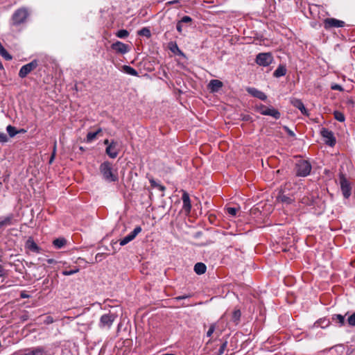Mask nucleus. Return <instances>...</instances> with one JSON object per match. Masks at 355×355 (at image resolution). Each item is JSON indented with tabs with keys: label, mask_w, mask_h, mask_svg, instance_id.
<instances>
[{
	"label": "nucleus",
	"mask_w": 355,
	"mask_h": 355,
	"mask_svg": "<svg viewBox=\"0 0 355 355\" xmlns=\"http://www.w3.org/2000/svg\"><path fill=\"white\" fill-rule=\"evenodd\" d=\"M311 168V164L308 160L300 159L295 163L294 170L296 176L306 177L310 174Z\"/></svg>",
	"instance_id": "1"
},
{
	"label": "nucleus",
	"mask_w": 355,
	"mask_h": 355,
	"mask_svg": "<svg viewBox=\"0 0 355 355\" xmlns=\"http://www.w3.org/2000/svg\"><path fill=\"white\" fill-rule=\"evenodd\" d=\"M29 15L28 10L26 8H20L16 10L11 17L10 24L18 26L24 24Z\"/></svg>",
	"instance_id": "2"
},
{
	"label": "nucleus",
	"mask_w": 355,
	"mask_h": 355,
	"mask_svg": "<svg viewBox=\"0 0 355 355\" xmlns=\"http://www.w3.org/2000/svg\"><path fill=\"white\" fill-rule=\"evenodd\" d=\"M100 171L103 178L109 182L118 181L116 173H113L112 164L109 162H104L100 166Z\"/></svg>",
	"instance_id": "3"
},
{
	"label": "nucleus",
	"mask_w": 355,
	"mask_h": 355,
	"mask_svg": "<svg viewBox=\"0 0 355 355\" xmlns=\"http://www.w3.org/2000/svg\"><path fill=\"white\" fill-rule=\"evenodd\" d=\"M256 110L263 115L270 116L275 119H278L281 116L280 112L277 109L272 107H266L264 105L262 104L257 105L256 107Z\"/></svg>",
	"instance_id": "4"
},
{
	"label": "nucleus",
	"mask_w": 355,
	"mask_h": 355,
	"mask_svg": "<svg viewBox=\"0 0 355 355\" xmlns=\"http://www.w3.org/2000/svg\"><path fill=\"white\" fill-rule=\"evenodd\" d=\"M256 63L262 67H268L273 62V56L271 53H259L255 59Z\"/></svg>",
	"instance_id": "5"
},
{
	"label": "nucleus",
	"mask_w": 355,
	"mask_h": 355,
	"mask_svg": "<svg viewBox=\"0 0 355 355\" xmlns=\"http://www.w3.org/2000/svg\"><path fill=\"white\" fill-rule=\"evenodd\" d=\"M116 318V315L114 313H106L101 315L100 318V321L98 323V326L101 329H109L113 322H114L115 319Z\"/></svg>",
	"instance_id": "6"
},
{
	"label": "nucleus",
	"mask_w": 355,
	"mask_h": 355,
	"mask_svg": "<svg viewBox=\"0 0 355 355\" xmlns=\"http://www.w3.org/2000/svg\"><path fill=\"white\" fill-rule=\"evenodd\" d=\"M38 66V61L33 60L31 62L22 66L19 71V76L21 78H25L32 71L35 69Z\"/></svg>",
	"instance_id": "7"
},
{
	"label": "nucleus",
	"mask_w": 355,
	"mask_h": 355,
	"mask_svg": "<svg viewBox=\"0 0 355 355\" xmlns=\"http://www.w3.org/2000/svg\"><path fill=\"white\" fill-rule=\"evenodd\" d=\"M340 189L343 193V195L345 198L347 199L351 196V186L349 181L347 180V178L345 177L343 174L340 175Z\"/></svg>",
	"instance_id": "8"
},
{
	"label": "nucleus",
	"mask_w": 355,
	"mask_h": 355,
	"mask_svg": "<svg viewBox=\"0 0 355 355\" xmlns=\"http://www.w3.org/2000/svg\"><path fill=\"white\" fill-rule=\"evenodd\" d=\"M324 28L326 30H329L333 28L344 27L345 23L344 21L337 19L336 18H326L323 21Z\"/></svg>",
	"instance_id": "9"
},
{
	"label": "nucleus",
	"mask_w": 355,
	"mask_h": 355,
	"mask_svg": "<svg viewBox=\"0 0 355 355\" xmlns=\"http://www.w3.org/2000/svg\"><path fill=\"white\" fill-rule=\"evenodd\" d=\"M15 355H48V352L44 347L38 346L26 349L23 352L16 353Z\"/></svg>",
	"instance_id": "10"
},
{
	"label": "nucleus",
	"mask_w": 355,
	"mask_h": 355,
	"mask_svg": "<svg viewBox=\"0 0 355 355\" xmlns=\"http://www.w3.org/2000/svg\"><path fill=\"white\" fill-rule=\"evenodd\" d=\"M321 135L322 136V137H324L325 139V144L329 146H334L336 143V138L334 135V133L331 130H329V129L327 128H323L322 130H321Z\"/></svg>",
	"instance_id": "11"
},
{
	"label": "nucleus",
	"mask_w": 355,
	"mask_h": 355,
	"mask_svg": "<svg viewBox=\"0 0 355 355\" xmlns=\"http://www.w3.org/2000/svg\"><path fill=\"white\" fill-rule=\"evenodd\" d=\"M17 223V220L15 218L13 214H9L6 216L0 218V230L4 229L6 227L12 225Z\"/></svg>",
	"instance_id": "12"
},
{
	"label": "nucleus",
	"mask_w": 355,
	"mask_h": 355,
	"mask_svg": "<svg viewBox=\"0 0 355 355\" xmlns=\"http://www.w3.org/2000/svg\"><path fill=\"white\" fill-rule=\"evenodd\" d=\"M141 232V227L137 226L129 234L120 241V245L123 246L132 241Z\"/></svg>",
	"instance_id": "13"
},
{
	"label": "nucleus",
	"mask_w": 355,
	"mask_h": 355,
	"mask_svg": "<svg viewBox=\"0 0 355 355\" xmlns=\"http://www.w3.org/2000/svg\"><path fill=\"white\" fill-rule=\"evenodd\" d=\"M111 48L118 53L125 54L130 51V47L120 41H116L111 45Z\"/></svg>",
	"instance_id": "14"
},
{
	"label": "nucleus",
	"mask_w": 355,
	"mask_h": 355,
	"mask_svg": "<svg viewBox=\"0 0 355 355\" xmlns=\"http://www.w3.org/2000/svg\"><path fill=\"white\" fill-rule=\"evenodd\" d=\"M117 146L118 144L116 141H112L111 143L107 146L105 152L110 158L114 159L117 157L119 154Z\"/></svg>",
	"instance_id": "15"
},
{
	"label": "nucleus",
	"mask_w": 355,
	"mask_h": 355,
	"mask_svg": "<svg viewBox=\"0 0 355 355\" xmlns=\"http://www.w3.org/2000/svg\"><path fill=\"white\" fill-rule=\"evenodd\" d=\"M246 91L252 96L256 97L261 101H266L267 99V96L263 92L258 90L254 87H248Z\"/></svg>",
	"instance_id": "16"
},
{
	"label": "nucleus",
	"mask_w": 355,
	"mask_h": 355,
	"mask_svg": "<svg viewBox=\"0 0 355 355\" xmlns=\"http://www.w3.org/2000/svg\"><path fill=\"white\" fill-rule=\"evenodd\" d=\"M291 103L296 108L299 109L302 114L304 115H309L308 111L305 108V106L302 101L300 99L293 98L291 99Z\"/></svg>",
	"instance_id": "17"
},
{
	"label": "nucleus",
	"mask_w": 355,
	"mask_h": 355,
	"mask_svg": "<svg viewBox=\"0 0 355 355\" xmlns=\"http://www.w3.org/2000/svg\"><path fill=\"white\" fill-rule=\"evenodd\" d=\"M182 200L183 202V209L187 212L189 213L191 209V200L189 198V195L187 191H183Z\"/></svg>",
	"instance_id": "18"
},
{
	"label": "nucleus",
	"mask_w": 355,
	"mask_h": 355,
	"mask_svg": "<svg viewBox=\"0 0 355 355\" xmlns=\"http://www.w3.org/2000/svg\"><path fill=\"white\" fill-rule=\"evenodd\" d=\"M223 83L220 80H217V79H214V80H210L209 85H208L209 89L212 92H217L220 88L223 87Z\"/></svg>",
	"instance_id": "19"
},
{
	"label": "nucleus",
	"mask_w": 355,
	"mask_h": 355,
	"mask_svg": "<svg viewBox=\"0 0 355 355\" xmlns=\"http://www.w3.org/2000/svg\"><path fill=\"white\" fill-rule=\"evenodd\" d=\"M26 247L32 252L36 253H40V247L37 245V243L33 241L32 238H29L27 240L26 243Z\"/></svg>",
	"instance_id": "20"
},
{
	"label": "nucleus",
	"mask_w": 355,
	"mask_h": 355,
	"mask_svg": "<svg viewBox=\"0 0 355 355\" xmlns=\"http://www.w3.org/2000/svg\"><path fill=\"white\" fill-rule=\"evenodd\" d=\"M332 322L338 324L340 327H342L345 323V315L341 314H334L331 316Z\"/></svg>",
	"instance_id": "21"
},
{
	"label": "nucleus",
	"mask_w": 355,
	"mask_h": 355,
	"mask_svg": "<svg viewBox=\"0 0 355 355\" xmlns=\"http://www.w3.org/2000/svg\"><path fill=\"white\" fill-rule=\"evenodd\" d=\"M207 267L205 263L199 262L195 264L194 271L198 275H202L206 272Z\"/></svg>",
	"instance_id": "22"
},
{
	"label": "nucleus",
	"mask_w": 355,
	"mask_h": 355,
	"mask_svg": "<svg viewBox=\"0 0 355 355\" xmlns=\"http://www.w3.org/2000/svg\"><path fill=\"white\" fill-rule=\"evenodd\" d=\"M286 73V69L284 65H279L273 73L276 78L284 76Z\"/></svg>",
	"instance_id": "23"
},
{
	"label": "nucleus",
	"mask_w": 355,
	"mask_h": 355,
	"mask_svg": "<svg viewBox=\"0 0 355 355\" xmlns=\"http://www.w3.org/2000/svg\"><path fill=\"white\" fill-rule=\"evenodd\" d=\"M67 243V240L64 238H58L53 241V245L56 249H60Z\"/></svg>",
	"instance_id": "24"
},
{
	"label": "nucleus",
	"mask_w": 355,
	"mask_h": 355,
	"mask_svg": "<svg viewBox=\"0 0 355 355\" xmlns=\"http://www.w3.org/2000/svg\"><path fill=\"white\" fill-rule=\"evenodd\" d=\"M101 132V129L98 128L96 132H88L87 135L86 141L88 143L92 141L93 140H94L96 138L97 135Z\"/></svg>",
	"instance_id": "25"
},
{
	"label": "nucleus",
	"mask_w": 355,
	"mask_h": 355,
	"mask_svg": "<svg viewBox=\"0 0 355 355\" xmlns=\"http://www.w3.org/2000/svg\"><path fill=\"white\" fill-rule=\"evenodd\" d=\"M241 316V311L239 309H235L232 313V321L234 322L236 324H237L240 321Z\"/></svg>",
	"instance_id": "26"
},
{
	"label": "nucleus",
	"mask_w": 355,
	"mask_h": 355,
	"mask_svg": "<svg viewBox=\"0 0 355 355\" xmlns=\"http://www.w3.org/2000/svg\"><path fill=\"white\" fill-rule=\"evenodd\" d=\"M150 186L153 188H156L160 191L164 192L166 190V187L164 185L160 184L157 182L154 179H150Z\"/></svg>",
	"instance_id": "27"
},
{
	"label": "nucleus",
	"mask_w": 355,
	"mask_h": 355,
	"mask_svg": "<svg viewBox=\"0 0 355 355\" xmlns=\"http://www.w3.org/2000/svg\"><path fill=\"white\" fill-rule=\"evenodd\" d=\"M123 71L129 74V75H131V76H138V72L132 67H130V66H128V65H124L123 67Z\"/></svg>",
	"instance_id": "28"
},
{
	"label": "nucleus",
	"mask_w": 355,
	"mask_h": 355,
	"mask_svg": "<svg viewBox=\"0 0 355 355\" xmlns=\"http://www.w3.org/2000/svg\"><path fill=\"white\" fill-rule=\"evenodd\" d=\"M6 131L10 137H14L17 134H18L17 130L15 127L8 125L6 127Z\"/></svg>",
	"instance_id": "29"
},
{
	"label": "nucleus",
	"mask_w": 355,
	"mask_h": 355,
	"mask_svg": "<svg viewBox=\"0 0 355 355\" xmlns=\"http://www.w3.org/2000/svg\"><path fill=\"white\" fill-rule=\"evenodd\" d=\"M138 35H139L141 36H145L148 38L151 36L150 31L146 27H144V28H141V30H139L138 31Z\"/></svg>",
	"instance_id": "30"
},
{
	"label": "nucleus",
	"mask_w": 355,
	"mask_h": 355,
	"mask_svg": "<svg viewBox=\"0 0 355 355\" xmlns=\"http://www.w3.org/2000/svg\"><path fill=\"white\" fill-rule=\"evenodd\" d=\"M334 118L340 121V122H344L345 120V115L343 114V112H339V111H335L334 112Z\"/></svg>",
	"instance_id": "31"
},
{
	"label": "nucleus",
	"mask_w": 355,
	"mask_h": 355,
	"mask_svg": "<svg viewBox=\"0 0 355 355\" xmlns=\"http://www.w3.org/2000/svg\"><path fill=\"white\" fill-rule=\"evenodd\" d=\"M129 35V33L127 30L121 29L116 32V36L119 38H125Z\"/></svg>",
	"instance_id": "32"
},
{
	"label": "nucleus",
	"mask_w": 355,
	"mask_h": 355,
	"mask_svg": "<svg viewBox=\"0 0 355 355\" xmlns=\"http://www.w3.org/2000/svg\"><path fill=\"white\" fill-rule=\"evenodd\" d=\"M0 55L4 58L6 60H12V56L10 55V53L6 51L5 48L3 49H1L0 51Z\"/></svg>",
	"instance_id": "33"
},
{
	"label": "nucleus",
	"mask_w": 355,
	"mask_h": 355,
	"mask_svg": "<svg viewBox=\"0 0 355 355\" xmlns=\"http://www.w3.org/2000/svg\"><path fill=\"white\" fill-rule=\"evenodd\" d=\"M347 322L350 327H355V311L347 319Z\"/></svg>",
	"instance_id": "34"
},
{
	"label": "nucleus",
	"mask_w": 355,
	"mask_h": 355,
	"mask_svg": "<svg viewBox=\"0 0 355 355\" xmlns=\"http://www.w3.org/2000/svg\"><path fill=\"white\" fill-rule=\"evenodd\" d=\"M227 347V341L225 340L220 345L217 354L216 355H222Z\"/></svg>",
	"instance_id": "35"
},
{
	"label": "nucleus",
	"mask_w": 355,
	"mask_h": 355,
	"mask_svg": "<svg viewBox=\"0 0 355 355\" xmlns=\"http://www.w3.org/2000/svg\"><path fill=\"white\" fill-rule=\"evenodd\" d=\"M238 211H239V209L236 207H227V213L232 216H236Z\"/></svg>",
	"instance_id": "36"
},
{
	"label": "nucleus",
	"mask_w": 355,
	"mask_h": 355,
	"mask_svg": "<svg viewBox=\"0 0 355 355\" xmlns=\"http://www.w3.org/2000/svg\"><path fill=\"white\" fill-rule=\"evenodd\" d=\"M79 271V268H76L75 269L73 270H63L62 272V275H64V276H69V275H73L75 273H77Z\"/></svg>",
	"instance_id": "37"
},
{
	"label": "nucleus",
	"mask_w": 355,
	"mask_h": 355,
	"mask_svg": "<svg viewBox=\"0 0 355 355\" xmlns=\"http://www.w3.org/2000/svg\"><path fill=\"white\" fill-rule=\"evenodd\" d=\"M9 139L4 132H0V144H5L8 141Z\"/></svg>",
	"instance_id": "38"
},
{
	"label": "nucleus",
	"mask_w": 355,
	"mask_h": 355,
	"mask_svg": "<svg viewBox=\"0 0 355 355\" xmlns=\"http://www.w3.org/2000/svg\"><path fill=\"white\" fill-rule=\"evenodd\" d=\"M215 329H216V324H211L210 326H209V328L207 332V336L208 337H210L213 333L215 331Z\"/></svg>",
	"instance_id": "39"
},
{
	"label": "nucleus",
	"mask_w": 355,
	"mask_h": 355,
	"mask_svg": "<svg viewBox=\"0 0 355 355\" xmlns=\"http://www.w3.org/2000/svg\"><path fill=\"white\" fill-rule=\"evenodd\" d=\"M55 153H56V142H55L54 145H53V152H52V154H51L50 159H49V164L53 163V162L55 159Z\"/></svg>",
	"instance_id": "40"
},
{
	"label": "nucleus",
	"mask_w": 355,
	"mask_h": 355,
	"mask_svg": "<svg viewBox=\"0 0 355 355\" xmlns=\"http://www.w3.org/2000/svg\"><path fill=\"white\" fill-rule=\"evenodd\" d=\"M280 198H281V200L282 202H286L288 204L291 203V202H292V199L286 196L283 195Z\"/></svg>",
	"instance_id": "41"
},
{
	"label": "nucleus",
	"mask_w": 355,
	"mask_h": 355,
	"mask_svg": "<svg viewBox=\"0 0 355 355\" xmlns=\"http://www.w3.org/2000/svg\"><path fill=\"white\" fill-rule=\"evenodd\" d=\"M54 322L53 318L51 316H46L44 320V323L46 324H52Z\"/></svg>",
	"instance_id": "42"
},
{
	"label": "nucleus",
	"mask_w": 355,
	"mask_h": 355,
	"mask_svg": "<svg viewBox=\"0 0 355 355\" xmlns=\"http://www.w3.org/2000/svg\"><path fill=\"white\" fill-rule=\"evenodd\" d=\"M192 21V19L189 16H184L180 21L181 23H189Z\"/></svg>",
	"instance_id": "43"
},
{
	"label": "nucleus",
	"mask_w": 355,
	"mask_h": 355,
	"mask_svg": "<svg viewBox=\"0 0 355 355\" xmlns=\"http://www.w3.org/2000/svg\"><path fill=\"white\" fill-rule=\"evenodd\" d=\"M331 88L333 90H338V91H340V92L343 90V88L340 85H338V84H334V85H331Z\"/></svg>",
	"instance_id": "44"
},
{
	"label": "nucleus",
	"mask_w": 355,
	"mask_h": 355,
	"mask_svg": "<svg viewBox=\"0 0 355 355\" xmlns=\"http://www.w3.org/2000/svg\"><path fill=\"white\" fill-rule=\"evenodd\" d=\"M176 28H177V31L179 32V33H182V23L179 21L176 25Z\"/></svg>",
	"instance_id": "45"
},
{
	"label": "nucleus",
	"mask_w": 355,
	"mask_h": 355,
	"mask_svg": "<svg viewBox=\"0 0 355 355\" xmlns=\"http://www.w3.org/2000/svg\"><path fill=\"white\" fill-rule=\"evenodd\" d=\"M190 295H180V296H178L176 297L175 299L176 300H184V299H187L188 297H189Z\"/></svg>",
	"instance_id": "46"
},
{
	"label": "nucleus",
	"mask_w": 355,
	"mask_h": 355,
	"mask_svg": "<svg viewBox=\"0 0 355 355\" xmlns=\"http://www.w3.org/2000/svg\"><path fill=\"white\" fill-rule=\"evenodd\" d=\"M5 274L6 272L3 266L0 265V277H3Z\"/></svg>",
	"instance_id": "47"
},
{
	"label": "nucleus",
	"mask_w": 355,
	"mask_h": 355,
	"mask_svg": "<svg viewBox=\"0 0 355 355\" xmlns=\"http://www.w3.org/2000/svg\"><path fill=\"white\" fill-rule=\"evenodd\" d=\"M20 319L22 320V321H26L28 319V314L26 313L24 314H23L21 317H20Z\"/></svg>",
	"instance_id": "48"
},
{
	"label": "nucleus",
	"mask_w": 355,
	"mask_h": 355,
	"mask_svg": "<svg viewBox=\"0 0 355 355\" xmlns=\"http://www.w3.org/2000/svg\"><path fill=\"white\" fill-rule=\"evenodd\" d=\"M46 261L49 264H53L55 263V261L53 259H47Z\"/></svg>",
	"instance_id": "49"
},
{
	"label": "nucleus",
	"mask_w": 355,
	"mask_h": 355,
	"mask_svg": "<svg viewBox=\"0 0 355 355\" xmlns=\"http://www.w3.org/2000/svg\"><path fill=\"white\" fill-rule=\"evenodd\" d=\"M325 322V320H323L322 321H317L315 323V325L316 326H320L321 325V323L322 322Z\"/></svg>",
	"instance_id": "50"
},
{
	"label": "nucleus",
	"mask_w": 355,
	"mask_h": 355,
	"mask_svg": "<svg viewBox=\"0 0 355 355\" xmlns=\"http://www.w3.org/2000/svg\"><path fill=\"white\" fill-rule=\"evenodd\" d=\"M18 133H26V130L24 128H21L19 130H17Z\"/></svg>",
	"instance_id": "51"
},
{
	"label": "nucleus",
	"mask_w": 355,
	"mask_h": 355,
	"mask_svg": "<svg viewBox=\"0 0 355 355\" xmlns=\"http://www.w3.org/2000/svg\"><path fill=\"white\" fill-rule=\"evenodd\" d=\"M104 144H105V145H107V146H108L110 143H109V140H108V139H105V140L104 141Z\"/></svg>",
	"instance_id": "52"
},
{
	"label": "nucleus",
	"mask_w": 355,
	"mask_h": 355,
	"mask_svg": "<svg viewBox=\"0 0 355 355\" xmlns=\"http://www.w3.org/2000/svg\"><path fill=\"white\" fill-rule=\"evenodd\" d=\"M21 297L22 298H26V297H28V295H26V294L21 293Z\"/></svg>",
	"instance_id": "53"
},
{
	"label": "nucleus",
	"mask_w": 355,
	"mask_h": 355,
	"mask_svg": "<svg viewBox=\"0 0 355 355\" xmlns=\"http://www.w3.org/2000/svg\"><path fill=\"white\" fill-rule=\"evenodd\" d=\"M0 69H3V66L1 61H0Z\"/></svg>",
	"instance_id": "54"
},
{
	"label": "nucleus",
	"mask_w": 355,
	"mask_h": 355,
	"mask_svg": "<svg viewBox=\"0 0 355 355\" xmlns=\"http://www.w3.org/2000/svg\"><path fill=\"white\" fill-rule=\"evenodd\" d=\"M288 133L290 135L294 136V133L291 130H289Z\"/></svg>",
	"instance_id": "55"
},
{
	"label": "nucleus",
	"mask_w": 355,
	"mask_h": 355,
	"mask_svg": "<svg viewBox=\"0 0 355 355\" xmlns=\"http://www.w3.org/2000/svg\"><path fill=\"white\" fill-rule=\"evenodd\" d=\"M329 322L325 324V326H328Z\"/></svg>",
	"instance_id": "56"
}]
</instances>
